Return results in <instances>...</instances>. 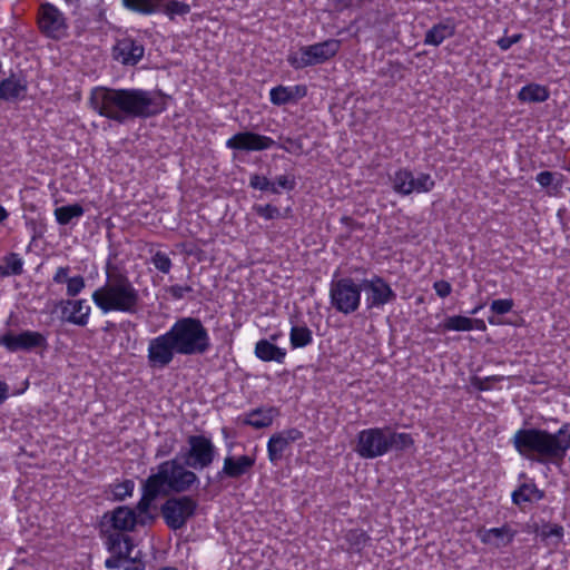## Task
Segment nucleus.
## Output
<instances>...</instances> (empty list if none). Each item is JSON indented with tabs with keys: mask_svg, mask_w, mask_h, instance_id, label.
Segmentation results:
<instances>
[{
	"mask_svg": "<svg viewBox=\"0 0 570 570\" xmlns=\"http://www.w3.org/2000/svg\"><path fill=\"white\" fill-rule=\"evenodd\" d=\"M89 105L100 116L118 124L136 118H149L165 109L160 92L136 88L96 87L91 90Z\"/></svg>",
	"mask_w": 570,
	"mask_h": 570,
	"instance_id": "f257e3e1",
	"label": "nucleus"
},
{
	"mask_svg": "<svg viewBox=\"0 0 570 570\" xmlns=\"http://www.w3.org/2000/svg\"><path fill=\"white\" fill-rule=\"evenodd\" d=\"M512 444L524 459L541 464L558 463L570 449V425L563 424L558 432L541 429H519Z\"/></svg>",
	"mask_w": 570,
	"mask_h": 570,
	"instance_id": "f03ea898",
	"label": "nucleus"
},
{
	"mask_svg": "<svg viewBox=\"0 0 570 570\" xmlns=\"http://www.w3.org/2000/svg\"><path fill=\"white\" fill-rule=\"evenodd\" d=\"M106 282L91 295L95 305L104 313L120 312L136 314L140 309L141 298L139 291L129 277L112 268H107Z\"/></svg>",
	"mask_w": 570,
	"mask_h": 570,
	"instance_id": "7ed1b4c3",
	"label": "nucleus"
},
{
	"mask_svg": "<svg viewBox=\"0 0 570 570\" xmlns=\"http://www.w3.org/2000/svg\"><path fill=\"white\" fill-rule=\"evenodd\" d=\"M168 331L178 348V355H203L210 347L208 331L199 318H178Z\"/></svg>",
	"mask_w": 570,
	"mask_h": 570,
	"instance_id": "20e7f679",
	"label": "nucleus"
},
{
	"mask_svg": "<svg viewBox=\"0 0 570 570\" xmlns=\"http://www.w3.org/2000/svg\"><path fill=\"white\" fill-rule=\"evenodd\" d=\"M148 478L163 494L185 493L199 483L197 474L178 458L161 462L157 466V472Z\"/></svg>",
	"mask_w": 570,
	"mask_h": 570,
	"instance_id": "39448f33",
	"label": "nucleus"
},
{
	"mask_svg": "<svg viewBox=\"0 0 570 570\" xmlns=\"http://www.w3.org/2000/svg\"><path fill=\"white\" fill-rule=\"evenodd\" d=\"M340 47V40L328 39L302 47L297 52L291 53L287 61L295 69L324 63L338 52Z\"/></svg>",
	"mask_w": 570,
	"mask_h": 570,
	"instance_id": "423d86ee",
	"label": "nucleus"
},
{
	"mask_svg": "<svg viewBox=\"0 0 570 570\" xmlns=\"http://www.w3.org/2000/svg\"><path fill=\"white\" fill-rule=\"evenodd\" d=\"M197 508V500L190 495L171 497L161 504L160 513L169 529L179 530L196 514Z\"/></svg>",
	"mask_w": 570,
	"mask_h": 570,
	"instance_id": "0eeeda50",
	"label": "nucleus"
},
{
	"mask_svg": "<svg viewBox=\"0 0 570 570\" xmlns=\"http://www.w3.org/2000/svg\"><path fill=\"white\" fill-rule=\"evenodd\" d=\"M361 284L344 277L331 283L330 297L332 306L345 315L354 313L361 303Z\"/></svg>",
	"mask_w": 570,
	"mask_h": 570,
	"instance_id": "6e6552de",
	"label": "nucleus"
},
{
	"mask_svg": "<svg viewBox=\"0 0 570 570\" xmlns=\"http://www.w3.org/2000/svg\"><path fill=\"white\" fill-rule=\"evenodd\" d=\"M187 442L189 449L180 455L186 466L203 470L214 462L216 449L208 438L204 435H190Z\"/></svg>",
	"mask_w": 570,
	"mask_h": 570,
	"instance_id": "1a4fd4ad",
	"label": "nucleus"
},
{
	"mask_svg": "<svg viewBox=\"0 0 570 570\" xmlns=\"http://www.w3.org/2000/svg\"><path fill=\"white\" fill-rule=\"evenodd\" d=\"M354 451L363 459H375L389 452L386 428H371L357 434Z\"/></svg>",
	"mask_w": 570,
	"mask_h": 570,
	"instance_id": "9d476101",
	"label": "nucleus"
},
{
	"mask_svg": "<svg viewBox=\"0 0 570 570\" xmlns=\"http://www.w3.org/2000/svg\"><path fill=\"white\" fill-rule=\"evenodd\" d=\"M38 27L41 33L55 40L62 39L68 33V23L65 14L49 2H45L39 7Z\"/></svg>",
	"mask_w": 570,
	"mask_h": 570,
	"instance_id": "9b49d317",
	"label": "nucleus"
},
{
	"mask_svg": "<svg viewBox=\"0 0 570 570\" xmlns=\"http://www.w3.org/2000/svg\"><path fill=\"white\" fill-rule=\"evenodd\" d=\"M176 354H178V348L169 331L148 342L147 361L151 368L163 370L167 367Z\"/></svg>",
	"mask_w": 570,
	"mask_h": 570,
	"instance_id": "f8f14e48",
	"label": "nucleus"
},
{
	"mask_svg": "<svg viewBox=\"0 0 570 570\" xmlns=\"http://www.w3.org/2000/svg\"><path fill=\"white\" fill-rule=\"evenodd\" d=\"M361 289L365 293L367 309L381 308L385 304L395 301L396 293L381 276L374 275L361 282Z\"/></svg>",
	"mask_w": 570,
	"mask_h": 570,
	"instance_id": "ddd939ff",
	"label": "nucleus"
},
{
	"mask_svg": "<svg viewBox=\"0 0 570 570\" xmlns=\"http://www.w3.org/2000/svg\"><path fill=\"white\" fill-rule=\"evenodd\" d=\"M434 179L425 173H421L414 177L409 169H400L393 177V188L401 195H410L412 193H428L434 188Z\"/></svg>",
	"mask_w": 570,
	"mask_h": 570,
	"instance_id": "4468645a",
	"label": "nucleus"
},
{
	"mask_svg": "<svg viewBox=\"0 0 570 570\" xmlns=\"http://www.w3.org/2000/svg\"><path fill=\"white\" fill-rule=\"evenodd\" d=\"M0 345L11 353L31 351L38 347H47V338L43 334L35 331H23L20 334L8 332L0 336Z\"/></svg>",
	"mask_w": 570,
	"mask_h": 570,
	"instance_id": "2eb2a0df",
	"label": "nucleus"
},
{
	"mask_svg": "<svg viewBox=\"0 0 570 570\" xmlns=\"http://www.w3.org/2000/svg\"><path fill=\"white\" fill-rule=\"evenodd\" d=\"M275 145V141L267 136L253 131H242L235 134L226 141V147L242 151H261Z\"/></svg>",
	"mask_w": 570,
	"mask_h": 570,
	"instance_id": "dca6fc26",
	"label": "nucleus"
},
{
	"mask_svg": "<svg viewBox=\"0 0 570 570\" xmlns=\"http://www.w3.org/2000/svg\"><path fill=\"white\" fill-rule=\"evenodd\" d=\"M303 438V433L297 429H287L273 434L267 443L268 459L272 463H277L284 456V452L291 443Z\"/></svg>",
	"mask_w": 570,
	"mask_h": 570,
	"instance_id": "f3484780",
	"label": "nucleus"
},
{
	"mask_svg": "<svg viewBox=\"0 0 570 570\" xmlns=\"http://www.w3.org/2000/svg\"><path fill=\"white\" fill-rule=\"evenodd\" d=\"M144 52V46L131 38L119 39L112 49L114 58L127 66L137 65Z\"/></svg>",
	"mask_w": 570,
	"mask_h": 570,
	"instance_id": "a211bd4d",
	"label": "nucleus"
},
{
	"mask_svg": "<svg viewBox=\"0 0 570 570\" xmlns=\"http://www.w3.org/2000/svg\"><path fill=\"white\" fill-rule=\"evenodd\" d=\"M62 320L78 326H86L89 321L91 307L86 299L60 301Z\"/></svg>",
	"mask_w": 570,
	"mask_h": 570,
	"instance_id": "6ab92c4d",
	"label": "nucleus"
},
{
	"mask_svg": "<svg viewBox=\"0 0 570 570\" xmlns=\"http://www.w3.org/2000/svg\"><path fill=\"white\" fill-rule=\"evenodd\" d=\"M255 464V459L248 455H240L238 458L226 456L224 459L223 470L218 472V476H228L238 479L248 473Z\"/></svg>",
	"mask_w": 570,
	"mask_h": 570,
	"instance_id": "aec40b11",
	"label": "nucleus"
},
{
	"mask_svg": "<svg viewBox=\"0 0 570 570\" xmlns=\"http://www.w3.org/2000/svg\"><path fill=\"white\" fill-rule=\"evenodd\" d=\"M27 88L26 79L11 72L8 78L0 81V100L13 101L21 99L26 96Z\"/></svg>",
	"mask_w": 570,
	"mask_h": 570,
	"instance_id": "412c9836",
	"label": "nucleus"
},
{
	"mask_svg": "<svg viewBox=\"0 0 570 570\" xmlns=\"http://www.w3.org/2000/svg\"><path fill=\"white\" fill-rule=\"evenodd\" d=\"M455 29L454 19H443L425 32L424 45L440 46L444 40L454 36Z\"/></svg>",
	"mask_w": 570,
	"mask_h": 570,
	"instance_id": "4be33fe9",
	"label": "nucleus"
},
{
	"mask_svg": "<svg viewBox=\"0 0 570 570\" xmlns=\"http://www.w3.org/2000/svg\"><path fill=\"white\" fill-rule=\"evenodd\" d=\"M514 537V531L509 525L501 528H492L480 532V539L484 544H490L495 548L508 546Z\"/></svg>",
	"mask_w": 570,
	"mask_h": 570,
	"instance_id": "5701e85b",
	"label": "nucleus"
},
{
	"mask_svg": "<svg viewBox=\"0 0 570 570\" xmlns=\"http://www.w3.org/2000/svg\"><path fill=\"white\" fill-rule=\"evenodd\" d=\"M163 494L158 488L153 483V481L147 478L142 484V495L139 502L137 503V510L145 514L144 518L139 520L141 524L146 523V520L153 521L154 518L148 515V511L151 507V503L158 498V495Z\"/></svg>",
	"mask_w": 570,
	"mask_h": 570,
	"instance_id": "b1692460",
	"label": "nucleus"
},
{
	"mask_svg": "<svg viewBox=\"0 0 570 570\" xmlns=\"http://www.w3.org/2000/svg\"><path fill=\"white\" fill-rule=\"evenodd\" d=\"M111 525L118 531H131L139 522L135 511L128 507H118L114 510L111 518Z\"/></svg>",
	"mask_w": 570,
	"mask_h": 570,
	"instance_id": "393cba45",
	"label": "nucleus"
},
{
	"mask_svg": "<svg viewBox=\"0 0 570 570\" xmlns=\"http://www.w3.org/2000/svg\"><path fill=\"white\" fill-rule=\"evenodd\" d=\"M255 355L264 362L283 363L286 351L264 338L256 343Z\"/></svg>",
	"mask_w": 570,
	"mask_h": 570,
	"instance_id": "a878e982",
	"label": "nucleus"
},
{
	"mask_svg": "<svg viewBox=\"0 0 570 570\" xmlns=\"http://www.w3.org/2000/svg\"><path fill=\"white\" fill-rule=\"evenodd\" d=\"M544 497L543 491L539 490L534 483H523L512 493V502L517 505L523 503H533Z\"/></svg>",
	"mask_w": 570,
	"mask_h": 570,
	"instance_id": "bb28decb",
	"label": "nucleus"
},
{
	"mask_svg": "<svg viewBox=\"0 0 570 570\" xmlns=\"http://www.w3.org/2000/svg\"><path fill=\"white\" fill-rule=\"evenodd\" d=\"M108 550L112 553L119 554V557H129L134 548V543L130 537L116 532L109 534L107 539Z\"/></svg>",
	"mask_w": 570,
	"mask_h": 570,
	"instance_id": "cd10ccee",
	"label": "nucleus"
},
{
	"mask_svg": "<svg viewBox=\"0 0 570 570\" xmlns=\"http://www.w3.org/2000/svg\"><path fill=\"white\" fill-rule=\"evenodd\" d=\"M549 97V89L539 83H529L522 87L518 94V99L523 102H543Z\"/></svg>",
	"mask_w": 570,
	"mask_h": 570,
	"instance_id": "c85d7f7f",
	"label": "nucleus"
},
{
	"mask_svg": "<svg viewBox=\"0 0 570 570\" xmlns=\"http://www.w3.org/2000/svg\"><path fill=\"white\" fill-rule=\"evenodd\" d=\"M274 414L275 409L273 407L255 409L246 415L244 423L255 429H264L273 423Z\"/></svg>",
	"mask_w": 570,
	"mask_h": 570,
	"instance_id": "c756f323",
	"label": "nucleus"
},
{
	"mask_svg": "<svg viewBox=\"0 0 570 570\" xmlns=\"http://www.w3.org/2000/svg\"><path fill=\"white\" fill-rule=\"evenodd\" d=\"M387 446L390 450L404 451L414 445V440L410 433L395 432L386 426Z\"/></svg>",
	"mask_w": 570,
	"mask_h": 570,
	"instance_id": "7c9ffc66",
	"label": "nucleus"
},
{
	"mask_svg": "<svg viewBox=\"0 0 570 570\" xmlns=\"http://www.w3.org/2000/svg\"><path fill=\"white\" fill-rule=\"evenodd\" d=\"M83 207L79 204L57 207L55 216L60 225H68L73 218H79L83 215Z\"/></svg>",
	"mask_w": 570,
	"mask_h": 570,
	"instance_id": "2f4dec72",
	"label": "nucleus"
},
{
	"mask_svg": "<svg viewBox=\"0 0 570 570\" xmlns=\"http://www.w3.org/2000/svg\"><path fill=\"white\" fill-rule=\"evenodd\" d=\"M313 341L312 331L307 326H293L289 333V342L293 348L309 345Z\"/></svg>",
	"mask_w": 570,
	"mask_h": 570,
	"instance_id": "473e14b6",
	"label": "nucleus"
},
{
	"mask_svg": "<svg viewBox=\"0 0 570 570\" xmlns=\"http://www.w3.org/2000/svg\"><path fill=\"white\" fill-rule=\"evenodd\" d=\"M165 1H161L160 9L157 12L165 13L169 19H174L175 16H185L190 11V7L187 3L177 0H170L166 3Z\"/></svg>",
	"mask_w": 570,
	"mask_h": 570,
	"instance_id": "72a5a7b5",
	"label": "nucleus"
},
{
	"mask_svg": "<svg viewBox=\"0 0 570 570\" xmlns=\"http://www.w3.org/2000/svg\"><path fill=\"white\" fill-rule=\"evenodd\" d=\"M345 540L353 551L360 552L368 542L370 537L363 529H352L346 532Z\"/></svg>",
	"mask_w": 570,
	"mask_h": 570,
	"instance_id": "f704fd0d",
	"label": "nucleus"
},
{
	"mask_svg": "<svg viewBox=\"0 0 570 570\" xmlns=\"http://www.w3.org/2000/svg\"><path fill=\"white\" fill-rule=\"evenodd\" d=\"M269 98L272 104L283 106L295 100V95L291 87L277 86L271 90Z\"/></svg>",
	"mask_w": 570,
	"mask_h": 570,
	"instance_id": "c9c22d12",
	"label": "nucleus"
},
{
	"mask_svg": "<svg viewBox=\"0 0 570 570\" xmlns=\"http://www.w3.org/2000/svg\"><path fill=\"white\" fill-rule=\"evenodd\" d=\"M443 326L448 331H471L472 322L471 318L466 316L454 315L448 317L444 321Z\"/></svg>",
	"mask_w": 570,
	"mask_h": 570,
	"instance_id": "e433bc0d",
	"label": "nucleus"
},
{
	"mask_svg": "<svg viewBox=\"0 0 570 570\" xmlns=\"http://www.w3.org/2000/svg\"><path fill=\"white\" fill-rule=\"evenodd\" d=\"M249 186L254 189H258L262 191H271L273 194H279L278 188L276 185L265 176L253 174L249 177Z\"/></svg>",
	"mask_w": 570,
	"mask_h": 570,
	"instance_id": "4c0bfd02",
	"label": "nucleus"
},
{
	"mask_svg": "<svg viewBox=\"0 0 570 570\" xmlns=\"http://www.w3.org/2000/svg\"><path fill=\"white\" fill-rule=\"evenodd\" d=\"M4 268L10 275H21L23 272V261L17 253H10L2 258Z\"/></svg>",
	"mask_w": 570,
	"mask_h": 570,
	"instance_id": "58836bf2",
	"label": "nucleus"
},
{
	"mask_svg": "<svg viewBox=\"0 0 570 570\" xmlns=\"http://www.w3.org/2000/svg\"><path fill=\"white\" fill-rule=\"evenodd\" d=\"M563 527L559 524H544L539 531L538 535L543 541L556 539L554 543L558 544L563 538Z\"/></svg>",
	"mask_w": 570,
	"mask_h": 570,
	"instance_id": "ea45409f",
	"label": "nucleus"
},
{
	"mask_svg": "<svg viewBox=\"0 0 570 570\" xmlns=\"http://www.w3.org/2000/svg\"><path fill=\"white\" fill-rule=\"evenodd\" d=\"M561 177H562L561 174L546 170V171L539 173L535 177V180L543 188L554 186V188L557 189L561 186Z\"/></svg>",
	"mask_w": 570,
	"mask_h": 570,
	"instance_id": "a19ab883",
	"label": "nucleus"
},
{
	"mask_svg": "<svg viewBox=\"0 0 570 570\" xmlns=\"http://www.w3.org/2000/svg\"><path fill=\"white\" fill-rule=\"evenodd\" d=\"M151 263L161 273L168 274L171 269L173 263L169 256L164 252H156L151 256Z\"/></svg>",
	"mask_w": 570,
	"mask_h": 570,
	"instance_id": "79ce46f5",
	"label": "nucleus"
},
{
	"mask_svg": "<svg viewBox=\"0 0 570 570\" xmlns=\"http://www.w3.org/2000/svg\"><path fill=\"white\" fill-rule=\"evenodd\" d=\"M134 488H135L134 481L125 480V481L114 485L112 494L116 500L121 501L126 497H130L132 494Z\"/></svg>",
	"mask_w": 570,
	"mask_h": 570,
	"instance_id": "37998d69",
	"label": "nucleus"
},
{
	"mask_svg": "<svg viewBox=\"0 0 570 570\" xmlns=\"http://www.w3.org/2000/svg\"><path fill=\"white\" fill-rule=\"evenodd\" d=\"M253 210L259 216L267 220H272L278 218L281 216V212L276 206L271 204L267 205H254Z\"/></svg>",
	"mask_w": 570,
	"mask_h": 570,
	"instance_id": "c03bdc74",
	"label": "nucleus"
},
{
	"mask_svg": "<svg viewBox=\"0 0 570 570\" xmlns=\"http://www.w3.org/2000/svg\"><path fill=\"white\" fill-rule=\"evenodd\" d=\"M67 295L75 297L82 292L86 286L85 278L81 275L69 277L67 281Z\"/></svg>",
	"mask_w": 570,
	"mask_h": 570,
	"instance_id": "a18cd8bd",
	"label": "nucleus"
},
{
	"mask_svg": "<svg viewBox=\"0 0 570 570\" xmlns=\"http://www.w3.org/2000/svg\"><path fill=\"white\" fill-rule=\"evenodd\" d=\"M513 305L514 303L512 299H494L490 305V309L494 314L503 315L511 312Z\"/></svg>",
	"mask_w": 570,
	"mask_h": 570,
	"instance_id": "49530a36",
	"label": "nucleus"
},
{
	"mask_svg": "<svg viewBox=\"0 0 570 570\" xmlns=\"http://www.w3.org/2000/svg\"><path fill=\"white\" fill-rule=\"evenodd\" d=\"M276 187H281L286 190H293L296 186V179L294 175H282L274 181Z\"/></svg>",
	"mask_w": 570,
	"mask_h": 570,
	"instance_id": "de8ad7c7",
	"label": "nucleus"
},
{
	"mask_svg": "<svg viewBox=\"0 0 570 570\" xmlns=\"http://www.w3.org/2000/svg\"><path fill=\"white\" fill-rule=\"evenodd\" d=\"M194 289L191 286L171 285L166 288V292L175 299H181L187 293H191Z\"/></svg>",
	"mask_w": 570,
	"mask_h": 570,
	"instance_id": "09e8293b",
	"label": "nucleus"
},
{
	"mask_svg": "<svg viewBox=\"0 0 570 570\" xmlns=\"http://www.w3.org/2000/svg\"><path fill=\"white\" fill-rule=\"evenodd\" d=\"M433 288L440 297H446L452 292V286L446 281H438L433 284Z\"/></svg>",
	"mask_w": 570,
	"mask_h": 570,
	"instance_id": "8fccbe9b",
	"label": "nucleus"
},
{
	"mask_svg": "<svg viewBox=\"0 0 570 570\" xmlns=\"http://www.w3.org/2000/svg\"><path fill=\"white\" fill-rule=\"evenodd\" d=\"M521 35L518 33V35H513L511 37H503V38H500L497 43L498 46L500 47V49L502 50H508L510 49L514 43L519 42L520 39H521Z\"/></svg>",
	"mask_w": 570,
	"mask_h": 570,
	"instance_id": "3c124183",
	"label": "nucleus"
},
{
	"mask_svg": "<svg viewBox=\"0 0 570 570\" xmlns=\"http://www.w3.org/2000/svg\"><path fill=\"white\" fill-rule=\"evenodd\" d=\"M69 271H70V268L68 266L58 267V269L56 271V273L52 277V281L56 284L67 283V281L69 279Z\"/></svg>",
	"mask_w": 570,
	"mask_h": 570,
	"instance_id": "603ef678",
	"label": "nucleus"
},
{
	"mask_svg": "<svg viewBox=\"0 0 570 570\" xmlns=\"http://www.w3.org/2000/svg\"><path fill=\"white\" fill-rule=\"evenodd\" d=\"M490 381H497V379L495 377L475 379V382L473 384L478 390L484 391V390L489 389L488 383Z\"/></svg>",
	"mask_w": 570,
	"mask_h": 570,
	"instance_id": "864d4df0",
	"label": "nucleus"
},
{
	"mask_svg": "<svg viewBox=\"0 0 570 570\" xmlns=\"http://www.w3.org/2000/svg\"><path fill=\"white\" fill-rule=\"evenodd\" d=\"M122 557H119V554H117V557H112V558H108L106 561H105V566L106 568L108 569H116L119 567V561Z\"/></svg>",
	"mask_w": 570,
	"mask_h": 570,
	"instance_id": "5fc2aeb1",
	"label": "nucleus"
},
{
	"mask_svg": "<svg viewBox=\"0 0 570 570\" xmlns=\"http://www.w3.org/2000/svg\"><path fill=\"white\" fill-rule=\"evenodd\" d=\"M9 386L7 383L0 381V404L8 397Z\"/></svg>",
	"mask_w": 570,
	"mask_h": 570,
	"instance_id": "6e6d98bb",
	"label": "nucleus"
},
{
	"mask_svg": "<svg viewBox=\"0 0 570 570\" xmlns=\"http://www.w3.org/2000/svg\"><path fill=\"white\" fill-rule=\"evenodd\" d=\"M471 322H472V330L475 328V330L482 331V332L487 330V325L483 320L471 318Z\"/></svg>",
	"mask_w": 570,
	"mask_h": 570,
	"instance_id": "4d7b16f0",
	"label": "nucleus"
},
{
	"mask_svg": "<svg viewBox=\"0 0 570 570\" xmlns=\"http://www.w3.org/2000/svg\"><path fill=\"white\" fill-rule=\"evenodd\" d=\"M294 90L295 99L303 98L306 96V88L304 86L291 87Z\"/></svg>",
	"mask_w": 570,
	"mask_h": 570,
	"instance_id": "13d9d810",
	"label": "nucleus"
},
{
	"mask_svg": "<svg viewBox=\"0 0 570 570\" xmlns=\"http://www.w3.org/2000/svg\"><path fill=\"white\" fill-rule=\"evenodd\" d=\"M8 212L4 209L3 206L0 205V223H2L8 217Z\"/></svg>",
	"mask_w": 570,
	"mask_h": 570,
	"instance_id": "bf43d9fd",
	"label": "nucleus"
},
{
	"mask_svg": "<svg viewBox=\"0 0 570 570\" xmlns=\"http://www.w3.org/2000/svg\"><path fill=\"white\" fill-rule=\"evenodd\" d=\"M125 570H144V566L141 563L134 562L130 567H127Z\"/></svg>",
	"mask_w": 570,
	"mask_h": 570,
	"instance_id": "052dcab7",
	"label": "nucleus"
},
{
	"mask_svg": "<svg viewBox=\"0 0 570 570\" xmlns=\"http://www.w3.org/2000/svg\"><path fill=\"white\" fill-rule=\"evenodd\" d=\"M9 276L8 272L6 271L3 265H0V277H7Z\"/></svg>",
	"mask_w": 570,
	"mask_h": 570,
	"instance_id": "680f3d73",
	"label": "nucleus"
},
{
	"mask_svg": "<svg viewBox=\"0 0 570 570\" xmlns=\"http://www.w3.org/2000/svg\"><path fill=\"white\" fill-rule=\"evenodd\" d=\"M489 323H490V324H493V325L499 324V322L495 320V317H494V316L489 317Z\"/></svg>",
	"mask_w": 570,
	"mask_h": 570,
	"instance_id": "e2e57ef3",
	"label": "nucleus"
},
{
	"mask_svg": "<svg viewBox=\"0 0 570 570\" xmlns=\"http://www.w3.org/2000/svg\"><path fill=\"white\" fill-rule=\"evenodd\" d=\"M481 307H482V306H476L475 308H473V309L471 311V314H472V315L476 314Z\"/></svg>",
	"mask_w": 570,
	"mask_h": 570,
	"instance_id": "0e129e2a",
	"label": "nucleus"
}]
</instances>
